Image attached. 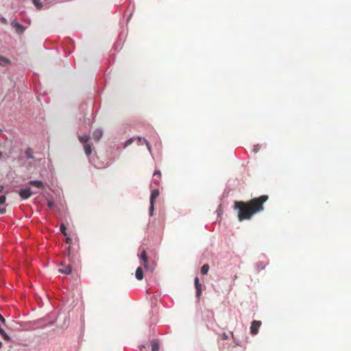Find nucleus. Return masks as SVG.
Masks as SVG:
<instances>
[{"label":"nucleus","instance_id":"72a5a7b5","mask_svg":"<svg viewBox=\"0 0 351 351\" xmlns=\"http://www.w3.org/2000/svg\"><path fill=\"white\" fill-rule=\"evenodd\" d=\"M68 254H70V247H68Z\"/></svg>","mask_w":351,"mask_h":351},{"label":"nucleus","instance_id":"2f4dec72","mask_svg":"<svg viewBox=\"0 0 351 351\" xmlns=\"http://www.w3.org/2000/svg\"><path fill=\"white\" fill-rule=\"evenodd\" d=\"M3 330L1 328V327L0 326V333H3Z\"/></svg>","mask_w":351,"mask_h":351},{"label":"nucleus","instance_id":"f8f14e48","mask_svg":"<svg viewBox=\"0 0 351 351\" xmlns=\"http://www.w3.org/2000/svg\"><path fill=\"white\" fill-rule=\"evenodd\" d=\"M6 196L5 195H0V205H3V204L5 203ZM6 212V208L4 207H0V213L4 214Z\"/></svg>","mask_w":351,"mask_h":351},{"label":"nucleus","instance_id":"a211bd4d","mask_svg":"<svg viewBox=\"0 0 351 351\" xmlns=\"http://www.w3.org/2000/svg\"><path fill=\"white\" fill-rule=\"evenodd\" d=\"M78 138H79L80 141L82 144H84V145L85 144H87L88 141V140H89V137H88V136H80L78 137Z\"/></svg>","mask_w":351,"mask_h":351},{"label":"nucleus","instance_id":"dca6fc26","mask_svg":"<svg viewBox=\"0 0 351 351\" xmlns=\"http://www.w3.org/2000/svg\"><path fill=\"white\" fill-rule=\"evenodd\" d=\"M84 148L86 155L87 156L90 155V154L92 152V145L90 144L87 143L84 145Z\"/></svg>","mask_w":351,"mask_h":351},{"label":"nucleus","instance_id":"a878e982","mask_svg":"<svg viewBox=\"0 0 351 351\" xmlns=\"http://www.w3.org/2000/svg\"><path fill=\"white\" fill-rule=\"evenodd\" d=\"M0 21L3 23V24H6L7 23V19L6 18H4V17H2L0 19Z\"/></svg>","mask_w":351,"mask_h":351},{"label":"nucleus","instance_id":"0eeeda50","mask_svg":"<svg viewBox=\"0 0 351 351\" xmlns=\"http://www.w3.org/2000/svg\"><path fill=\"white\" fill-rule=\"evenodd\" d=\"M162 174L160 170H155L153 173V182L156 184H160Z\"/></svg>","mask_w":351,"mask_h":351},{"label":"nucleus","instance_id":"f704fd0d","mask_svg":"<svg viewBox=\"0 0 351 351\" xmlns=\"http://www.w3.org/2000/svg\"><path fill=\"white\" fill-rule=\"evenodd\" d=\"M2 156V152H0V158H1Z\"/></svg>","mask_w":351,"mask_h":351},{"label":"nucleus","instance_id":"7ed1b4c3","mask_svg":"<svg viewBox=\"0 0 351 351\" xmlns=\"http://www.w3.org/2000/svg\"><path fill=\"white\" fill-rule=\"evenodd\" d=\"M19 194V196L24 199H29L30 196L32 195V189L29 187L20 189Z\"/></svg>","mask_w":351,"mask_h":351},{"label":"nucleus","instance_id":"b1692460","mask_svg":"<svg viewBox=\"0 0 351 351\" xmlns=\"http://www.w3.org/2000/svg\"><path fill=\"white\" fill-rule=\"evenodd\" d=\"M144 141H145L146 144H147V148L150 149V145L149 144V143L145 140V139H143ZM138 141L139 142H141L142 141V138L141 137H138Z\"/></svg>","mask_w":351,"mask_h":351},{"label":"nucleus","instance_id":"f03ea898","mask_svg":"<svg viewBox=\"0 0 351 351\" xmlns=\"http://www.w3.org/2000/svg\"><path fill=\"white\" fill-rule=\"evenodd\" d=\"M141 258L143 262V265L145 269H147L148 271H153V269L155 268L156 265L154 263H149L147 261V254L146 251L144 250L142 251L141 254Z\"/></svg>","mask_w":351,"mask_h":351},{"label":"nucleus","instance_id":"39448f33","mask_svg":"<svg viewBox=\"0 0 351 351\" xmlns=\"http://www.w3.org/2000/svg\"><path fill=\"white\" fill-rule=\"evenodd\" d=\"M58 271L62 274H65L66 275H69V274H71L72 271V267L70 264L65 265L64 263L60 264V267L58 268Z\"/></svg>","mask_w":351,"mask_h":351},{"label":"nucleus","instance_id":"4be33fe9","mask_svg":"<svg viewBox=\"0 0 351 351\" xmlns=\"http://www.w3.org/2000/svg\"><path fill=\"white\" fill-rule=\"evenodd\" d=\"M1 335L3 337V338L5 339V340H9L10 337L8 336V334H6V332H5V330H3V332L1 333Z\"/></svg>","mask_w":351,"mask_h":351},{"label":"nucleus","instance_id":"cd10ccee","mask_svg":"<svg viewBox=\"0 0 351 351\" xmlns=\"http://www.w3.org/2000/svg\"><path fill=\"white\" fill-rule=\"evenodd\" d=\"M0 321L4 323L5 322V319L3 318V315L0 314Z\"/></svg>","mask_w":351,"mask_h":351},{"label":"nucleus","instance_id":"9d476101","mask_svg":"<svg viewBox=\"0 0 351 351\" xmlns=\"http://www.w3.org/2000/svg\"><path fill=\"white\" fill-rule=\"evenodd\" d=\"M103 135V130L101 129H97L93 131V138L95 141L100 140L101 137H102Z\"/></svg>","mask_w":351,"mask_h":351},{"label":"nucleus","instance_id":"bb28decb","mask_svg":"<svg viewBox=\"0 0 351 351\" xmlns=\"http://www.w3.org/2000/svg\"><path fill=\"white\" fill-rule=\"evenodd\" d=\"M133 143V139H129L126 141L125 145H130V144Z\"/></svg>","mask_w":351,"mask_h":351},{"label":"nucleus","instance_id":"c85d7f7f","mask_svg":"<svg viewBox=\"0 0 351 351\" xmlns=\"http://www.w3.org/2000/svg\"><path fill=\"white\" fill-rule=\"evenodd\" d=\"M71 239L69 237H67L66 239V243H71Z\"/></svg>","mask_w":351,"mask_h":351},{"label":"nucleus","instance_id":"1a4fd4ad","mask_svg":"<svg viewBox=\"0 0 351 351\" xmlns=\"http://www.w3.org/2000/svg\"><path fill=\"white\" fill-rule=\"evenodd\" d=\"M195 287L196 289V294L197 297L201 295L202 293V285L199 281V278L197 276L195 278Z\"/></svg>","mask_w":351,"mask_h":351},{"label":"nucleus","instance_id":"4468645a","mask_svg":"<svg viewBox=\"0 0 351 351\" xmlns=\"http://www.w3.org/2000/svg\"><path fill=\"white\" fill-rule=\"evenodd\" d=\"M10 62H11V60L8 59V58L0 55V65L6 66V65L10 64Z\"/></svg>","mask_w":351,"mask_h":351},{"label":"nucleus","instance_id":"c9c22d12","mask_svg":"<svg viewBox=\"0 0 351 351\" xmlns=\"http://www.w3.org/2000/svg\"><path fill=\"white\" fill-rule=\"evenodd\" d=\"M234 278L237 279V276H234Z\"/></svg>","mask_w":351,"mask_h":351},{"label":"nucleus","instance_id":"393cba45","mask_svg":"<svg viewBox=\"0 0 351 351\" xmlns=\"http://www.w3.org/2000/svg\"><path fill=\"white\" fill-rule=\"evenodd\" d=\"M47 206L49 207V208H53V202H51V200H49L48 202H47Z\"/></svg>","mask_w":351,"mask_h":351},{"label":"nucleus","instance_id":"20e7f679","mask_svg":"<svg viewBox=\"0 0 351 351\" xmlns=\"http://www.w3.org/2000/svg\"><path fill=\"white\" fill-rule=\"evenodd\" d=\"M262 323L260 321H254L251 323L250 332L252 335H257Z\"/></svg>","mask_w":351,"mask_h":351},{"label":"nucleus","instance_id":"ddd939ff","mask_svg":"<svg viewBox=\"0 0 351 351\" xmlns=\"http://www.w3.org/2000/svg\"><path fill=\"white\" fill-rule=\"evenodd\" d=\"M135 277L138 280H142L143 278V271L141 267H138L135 271Z\"/></svg>","mask_w":351,"mask_h":351},{"label":"nucleus","instance_id":"c756f323","mask_svg":"<svg viewBox=\"0 0 351 351\" xmlns=\"http://www.w3.org/2000/svg\"><path fill=\"white\" fill-rule=\"evenodd\" d=\"M258 149L259 148L258 147H254V152H257L258 151Z\"/></svg>","mask_w":351,"mask_h":351},{"label":"nucleus","instance_id":"473e14b6","mask_svg":"<svg viewBox=\"0 0 351 351\" xmlns=\"http://www.w3.org/2000/svg\"><path fill=\"white\" fill-rule=\"evenodd\" d=\"M3 330L1 328V327L0 326V333H3Z\"/></svg>","mask_w":351,"mask_h":351},{"label":"nucleus","instance_id":"412c9836","mask_svg":"<svg viewBox=\"0 0 351 351\" xmlns=\"http://www.w3.org/2000/svg\"><path fill=\"white\" fill-rule=\"evenodd\" d=\"M154 203H149V216H153L154 209Z\"/></svg>","mask_w":351,"mask_h":351},{"label":"nucleus","instance_id":"6e6552de","mask_svg":"<svg viewBox=\"0 0 351 351\" xmlns=\"http://www.w3.org/2000/svg\"><path fill=\"white\" fill-rule=\"evenodd\" d=\"M160 195L159 189H155L151 193V195L149 197V203H155L156 199Z\"/></svg>","mask_w":351,"mask_h":351},{"label":"nucleus","instance_id":"f3484780","mask_svg":"<svg viewBox=\"0 0 351 351\" xmlns=\"http://www.w3.org/2000/svg\"><path fill=\"white\" fill-rule=\"evenodd\" d=\"M160 346L156 341H152V351H159Z\"/></svg>","mask_w":351,"mask_h":351},{"label":"nucleus","instance_id":"9b49d317","mask_svg":"<svg viewBox=\"0 0 351 351\" xmlns=\"http://www.w3.org/2000/svg\"><path fill=\"white\" fill-rule=\"evenodd\" d=\"M29 184L35 186L37 188H45V184L40 180H31L29 182Z\"/></svg>","mask_w":351,"mask_h":351},{"label":"nucleus","instance_id":"aec40b11","mask_svg":"<svg viewBox=\"0 0 351 351\" xmlns=\"http://www.w3.org/2000/svg\"><path fill=\"white\" fill-rule=\"evenodd\" d=\"M60 230H61V232H62V234H64V235H66L67 234L66 228L64 224L62 223L60 225Z\"/></svg>","mask_w":351,"mask_h":351},{"label":"nucleus","instance_id":"f257e3e1","mask_svg":"<svg viewBox=\"0 0 351 351\" xmlns=\"http://www.w3.org/2000/svg\"><path fill=\"white\" fill-rule=\"evenodd\" d=\"M269 199V196L263 195L256 198H253L248 202H236L234 208L238 210V219L239 221L250 220L254 215L261 213L264 210L263 204Z\"/></svg>","mask_w":351,"mask_h":351},{"label":"nucleus","instance_id":"423d86ee","mask_svg":"<svg viewBox=\"0 0 351 351\" xmlns=\"http://www.w3.org/2000/svg\"><path fill=\"white\" fill-rule=\"evenodd\" d=\"M11 25L12 27L14 28L17 33H23L25 31L24 26L19 23L17 21H11Z\"/></svg>","mask_w":351,"mask_h":351},{"label":"nucleus","instance_id":"2eb2a0df","mask_svg":"<svg viewBox=\"0 0 351 351\" xmlns=\"http://www.w3.org/2000/svg\"><path fill=\"white\" fill-rule=\"evenodd\" d=\"M210 269V265L208 264H204L200 269V272L202 275H206Z\"/></svg>","mask_w":351,"mask_h":351},{"label":"nucleus","instance_id":"6ab92c4d","mask_svg":"<svg viewBox=\"0 0 351 351\" xmlns=\"http://www.w3.org/2000/svg\"><path fill=\"white\" fill-rule=\"evenodd\" d=\"M32 2L38 9L42 8L43 5L40 2V0H32Z\"/></svg>","mask_w":351,"mask_h":351},{"label":"nucleus","instance_id":"5701e85b","mask_svg":"<svg viewBox=\"0 0 351 351\" xmlns=\"http://www.w3.org/2000/svg\"><path fill=\"white\" fill-rule=\"evenodd\" d=\"M221 339H222V340H228V334H226V333L223 332V333L221 335Z\"/></svg>","mask_w":351,"mask_h":351},{"label":"nucleus","instance_id":"7c9ffc66","mask_svg":"<svg viewBox=\"0 0 351 351\" xmlns=\"http://www.w3.org/2000/svg\"><path fill=\"white\" fill-rule=\"evenodd\" d=\"M3 185H0V193L3 191Z\"/></svg>","mask_w":351,"mask_h":351}]
</instances>
